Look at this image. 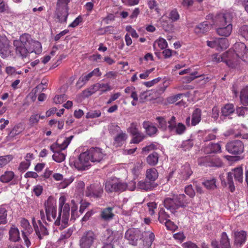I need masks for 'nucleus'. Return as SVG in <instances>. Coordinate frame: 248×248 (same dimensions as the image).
<instances>
[{
  "label": "nucleus",
  "instance_id": "obj_1",
  "mask_svg": "<svg viewBox=\"0 0 248 248\" xmlns=\"http://www.w3.org/2000/svg\"><path fill=\"white\" fill-rule=\"evenodd\" d=\"M13 44L16 55L22 59L27 58L32 52L39 54L42 52L41 43L33 40L28 33L20 35L19 39L15 40Z\"/></svg>",
  "mask_w": 248,
  "mask_h": 248
},
{
  "label": "nucleus",
  "instance_id": "obj_2",
  "mask_svg": "<svg viewBox=\"0 0 248 248\" xmlns=\"http://www.w3.org/2000/svg\"><path fill=\"white\" fill-rule=\"evenodd\" d=\"M105 156L102 150L98 147H92L82 153L74 162V166L79 170H88L91 166L90 161L100 162Z\"/></svg>",
  "mask_w": 248,
  "mask_h": 248
},
{
  "label": "nucleus",
  "instance_id": "obj_3",
  "mask_svg": "<svg viewBox=\"0 0 248 248\" xmlns=\"http://www.w3.org/2000/svg\"><path fill=\"white\" fill-rule=\"evenodd\" d=\"M232 16L230 13L221 14L217 16V34L223 37L229 36L232 30Z\"/></svg>",
  "mask_w": 248,
  "mask_h": 248
},
{
  "label": "nucleus",
  "instance_id": "obj_4",
  "mask_svg": "<svg viewBox=\"0 0 248 248\" xmlns=\"http://www.w3.org/2000/svg\"><path fill=\"white\" fill-rule=\"evenodd\" d=\"M190 200L184 194L174 195L172 198H167L164 201V205L172 213H175L180 207L184 208L190 202Z\"/></svg>",
  "mask_w": 248,
  "mask_h": 248
},
{
  "label": "nucleus",
  "instance_id": "obj_5",
  "mask_svg": "<svg viewBox=\"0 0 248 248\" xmlns=\"http://www.w3.org/2000/svg\"><path fill=\"white\" fill-rule=\"evenodd\" d=\"M136 188V183L131 181L128 185L126 183L118 180L107 181L105 183V189L108 193H120L125 191L127 189L130 191L134 190Z\"/></svg>",
  "mask_w": 248,
  "mask_h": 248
},
{
  "label": "nucleus",
  "instance_id": "obj_6",
  "mask_svg": "<svg viewBox=\"0 0 248 248\" xmlns=\"http://www.w3.org/2000/svg\"><path fill=\"white\" fill-rule=\"evenodd\" d=\"M74 136L65 138L61 142V139H58L56 142L50 146V150L54 153L52 155L53 159L57 162H62L64 161L65 155L61 152L62 150L65 149L71 142Z\"/></svg>",
  "mask_w": 248,
  "mask_h": 248
},
{
  "label": "nucleus",
  "instance_id": "obj_7",
  "mask_svg": "<svg viewBox=\"0 0 248 248\" xmlns=\"http://www.w3.org/2000/svg\"><path fill=\"white\" fill-rule=\"evenodd\" d=\"M234 50L229 49L226 52L225 56H230V59L232 62L237 61L238 64L240 62V59H243L247 58L248 54V49L246 45L241 42L235 43L234 45Z\"/></svg>",
  "mask_w": 248,
  "mask_h": 248
},
{
  "label": "nucleus",
  "instance_id": "obj_8",
  "mask_svg": "<svg viewBox=\"0 0 248 248\" xmlns=\"http://www.w3.org/2000/svg\"><path fill=\"white\" fill-rule=\"evenodd\" d=\"M70 206L68 204H64L63 202H60L59 205V214L57 219L54 222L55 226L61 225L62 219V225L60 229L62 230L65 228L67 224L69 217Z\"/></svg>",
  "mask_w": 248,
  "mask_h": 248
},
{
  "label": "nucleus",
  "instance_id": "obj_9",
  "mask_svg": "<svg viewBox=\"0 0 248 248\" xmlns=\"http://www.w3.org/2000/svg\"><path fill=\"white\" fill-rule=\"evenodd\" d=\"M97 240V235L91 230L85 231L80 237L79 248H91Z\"/></svg>",
  "mask_w": 248,
  "mask_h": 248
},
{
  "label": "nucleus",
  "instance_id": "obj_10",
  "mask_svg": "<svg viewBox=\"0 0 248 248\" xmlns=\"http://www.w3.org/2000/svg\"><path fill=\"white\" fill-rule=\"evenodd\" d=\"M233 177L236 181L240 183L243 182V170L241 167L235 168L232 170V171L227 173V183L232 192H234L235 189L233 181Z\"/></svg>",
  "mask_w": 248,
  "mask_h": 248
},
{
  "label": "nucleus",
  "instance_id": "obj_11",
  "mask_svg": "<svg viewBox=\"0 0 248 248\" xmlns=\"http://www.w3.org/2000/svg\"><path fill=\"white\" fill-rule=\"evenodd\" d=\"M46 219L48 222H52L56 217V201L51 196L48 198L44 203Z\"/></svg>",
  "mask_w": 248,
  "mask_h": 248
},
{
  "label": "nucleus",
  "instance_id": "obj_12",
  "mask_svg": "<svg viewBox=\"0 0 248 248\" xmlns=\"http://www.w3.org/2000/svg\"><path fill=\"white\" fill-rule=\"evenodd\" d=\"M103 192V187L100 183H94L87 186L85 195L90 198L100 199L102 197Z\"/></svg>",
  "mask_w": 248,
  "mask_h": 248
},
{
  "label": "nucleus",
  "instance_id": "obj_13",
  "mask_svg": "<svg viewBox=\"0 0 248 248\" xmlns=\"http://www.w3.org/2000/svg\"><path fill=\"white\" fill-rule=\"evenodd\" d=\"M227 151L232 155H240L244 152V145L240 140H233L228 142L226 145Z\"/></svg>",
  "mask_w": 248,
  "mask_h": 248
},
{
  "label": "nucleus",
  "instance_id": "obj_14",
  "mask_svg": "<svg viewBox=\"0 0 248 248\" xmlns=\"http://www.w3.org/2000/svg\"><path fill=\"white\" fill-rule=\"evenodd\" d=\"M168 123V129L170 132H174L177 135H182L186 130V126L182 123L177 124L176 118L174 116H172Z\"/></svg>",
  "mask_w": 248,
  "mask_h": 248
},
{
  "label": "nucleus",
  "instance_id": "obj_15",
  "mask_svg": "<svg viewBox=\"0 0 248 248\" xmlns=\"http://www.w3.org/2000/svg\"><path fill=\"white\" fill-rule=\"evenodd\" d=\"M141 233L138 229L131 228L128 229L125 233L124 237L127 239L130 244L137 246L138 241L141 239Z\"/></svg>",
  "mask_w": 248,
  "mask_h": 248
},
{
  "label": "nucleus",
  "instance_id": "obj_16",
  "mask_svg": "<svg viewBox=\"0 0 248 248\" xmlns=\"http://www.w3.org/2000/svg\"><path fill=\"white\" fill-rule=\"evenodd\" d=\"M11 46L9 41L4 35L0 34V55L3 58L8 57L11 55Z\"/></svg>",
  "mask_w": 248,
  "mask_h": 248
},
{
  "label": "nucleus",
  "instance_id": "obj_17",
  "mask_svg": "<svg viewBox=\"0 0 248 248\" xmlns=\"http://www.w3.org/2000/svg\"><path fill=\"white\" fill-rule=\"evenodd\" d=\"M198 163L200 165L205 166L221 167L222 166V162L220 158H211L208 156H205L199 159Z\"/></svg>",
  "mask_w": 248,
  "mask_h": 248
},
{
  "label": "nucleus",
  "instance_id": "obj_18",
  "mask_svg": "<svg viewBox=\"0 0 248 248\" xmlns=\"http://www.w3.org/2000/svg\"><path fill=\"white\" fill-rule=\"evenodd\" d=\"M226 52L223 53L222 55L218 54H214L213 56V61L217 62H223L230 68H234L238 65V62L236 60L232 62V60L230 59V56H225Z\"/></svg>",
  "mask_w": 248,
  "mask_h": 248
},
{
  "label": "nucleus",
  "instance_id": "obj_19",
  "mask_svg": "<svg viewBox=\"0 0 248 248\" xmlns=\"http://www.w3.org/2000/svg\"><path fill=\"white\" fill-rule=\"evenodd\" d=\"M212 248H231L230 241L227 233L223 232L221 234L219 244L216 240H212L211 242Z\"/></svg>",
  "mask_w": 248,
  "mask_h": 248
},
{
  "label": "nucleus",
  "instance_id": "obj_20",
  "mask_svg": "<svg viewBox=\"0 0 248 248\" xmlns=\"http://www.w3.org/2000/svg\"><path fill=\"white\" fill-rule=\"evenodd\" d=\"M142 126L145 129L146 134L150 137L155 136L158 132L157 127L150 121H144L142 124Z\"/></svg>",
  "mask_w": 248,
  "mask_h": 248
},
{
  "label": "nucleus",
  "instance_id": "obj_21",
  "mask_svg": "<svg viewBox=\"0 0 248 248\" xmlns=\"http://www.w3.org/2000/svg\"><path fill=\"white\" fill-rule=\"evenodd\" d=\"M39 226L33 222L34 229L38 238L41 240L44 236L48 235V232L46 227L44 226L40 220L38 221Z\"/></svg>",
  "mask_w": 248,
  "mask_h": 248
},
{
  "label": "nucleus",
  "instance_id": "obj_22",
  "mask_svg": "<svg viewBox=\"0 0 248 248\" xmlns=\"http://www.w3.org/2000/svg\"><path fill=\"white\" fill-rule=\"evenodd\" d=\"M68 6H63L62 7H57V18L61 23L65 22L68 16Z\"/></svg>",
  "mask_w": 248,
  "mask_h": 248
},
{
  "label": "nucleus",
  "instance_id": "obj_23",
  "mask_svg": "<svg viewBox=\"0 0 248 248\" xmlns=\"http://www.w3.org/2000/svg\"><path fill=\"white\" fill-rule=\"evenodd\" d=\"M156 186L155 182L150 181L147 179L139 181L137 184L138 189L148 191L153 189Z\"/></svg>",
  "mask_w": 248,
  "mask_h": 248
},
{
  "label": "nucleus",
  "instance_id": "obj_24",
  "mask_svg": "<svg viewBox=\"0 0 248 248\" xmlns=\"http://www.w3.org/2000/svg\"><path fill=\"white\" fill-rule=\"evenodd\" d=\"M211 26V25L207 21H204L195 26L194 32L198 35L205 33L209 31Z\"/></svg>",
  "mask_w": 248,
  "mask_h": 248
},
{
  "label": "nucleus",
  "instance_id": "obj_25",
  "mask_svg": "<svg viewBox=\"0 0 248 248\" xmlns=\"http://www.w3.org/2000/svg\"><path fill=\"white\" fill-rule=\"evenodd\" d=\"M203 151L206 154L220 153L221 146L218 143H210L204 147Z\"/></svg>",
  "mask_w": 248,
  "mask_h": 248
},
{
  "label": "nucleus",
  "instance_id": "obj_26",
  "mask_svg": "<svg viewBox=\"0 0 248 248\" xmlns=\"http://www.w3.org/2000/svg\"><path fill=\"white\" fill-rule=\"evenodd\" d=\"M247 239V232L244 231L234 232V243L236 245L242 246Z\"/></svg>",
  "mask_w": 248,
  "mask_h": 248
},
{
  "label": "nucleus",
  "instance_id": "obj_27",
  "mask_svg": "<svg viewBox=\"0 0 248 248\" xmlns=\"http://www.w3.org/2000/svg\"><path fill=\"white\" fill-rule=\"evenodd\" d=\"M113 209L110 207L103 209L100 214L101 218L106 221L111 219L114 216L112 213Z\"/></svg>",
  "mask_w": 248,
  "mask_h": 248
},
{
  "label": "nucleus",
  "instance_id": "obj_28",
  "mask_svg": "<svg viewBox=\"0 0 248 248\" xmlns=\"http://www.w3.org/2000/svg\"><path fill=\"white\" fill-rule=\"evenodd\" d=\"M9 239L14 242H16L20 240L19 231L17 228L12 227L9 232Z\"/></svg>",
  "mask_w": 248,
  "mask_h": 248
},
{
  "label": "nucleus",
  "instance_id": "obj_29",
  "mask_svg": "<svg viewBox=\"0 0 248 248\" xmlns=\"http://www.w3.org/2000/svg\"><path fill=\"white\" fill-rule=\"evenodd\" d=\"M192 173L193 172L189 164H185L182 167L181 175L183 180H186L188 179Z\"/></svg>",
  "mask_w": 248,
  "mask_h": 248
},
{
  "label": "nucleus",
  "instance_id": "obj_30",
  "mask_svg": "<svg viewBox=\"0 0 248 248\" xmlns=\"http://www.w3.org/2000/svg\"><path fill=\"white\" fill-rule=\"evenodd\" d=\"M158 176V172L155 168H151L146 170V178L148 180L155 182Z\"/></svg>",
  "mask_w": 248,
  "mask_h": 248
},
{
  "label": "nucleus",
  "instance_id": "obj_31",
  "mask_svg": "<svg viewBox=\"0 0 248 248\" xmlns=\"http://www.w3.org/2000/svg\"><path fill=\"white\" fill-rule=\"evenodd\" d=\"M201 110L200 108H196L192 114L191 119V124L196 125L201 121Z\"/></svg>",
  "mask_w": 248,
  "mask_h": 248
},
{
  "label": "nucleus",
  "instance_id": "obj_32",
  "mask_svg": "<svg viewBox=\"0 0 248 248\" xmlns=\"http://www.w3.org/2000/svg\"><path fill=\"white\" fill-rule=\"evenodd\" d=\"M158 154L154 152L147 157V162L150 166H155L158 162Z\"/></svg>",
  "mask_w": 248,
  "mask_h": 248
},
{
  "label": "nucleus",
  "instance_id": "obj_33",
  "mask_svg": "<svg viewBox=\"0 0 248 248\" xmlns=\"http://www.w3.org/2000/svg\"><path fill=\"white\" fill-rule=\"evenodd\" d=\"M234 111V106L232 104L225 105L221 109L222 115L227 116L233 113Z\"/></svg>",
  "mask_w": 248,
  "mask_h": 248
},
{
  "label": "nucleus",
  "instance_id": "obj_34",
  "mask_svg": "<svg viewBox=\"0 0 248 248\" xmlns=\"http://www.w3.org/2000/svg\"><path fill=\"white\" fill-rule=\"evenodd\" d=\"M100 89V83H97L92 86L88 90L84 91L83 93L86 97H89Z\"/></svg>",
  "mask_w": 248,
  "mask_h": 248
},
{
  "label": "nucleus",
  "instance_id": "obj_35",
  "mask_svg": "<svg viewBox=\"0 0 248 248\" xmlns=\"http://www.w3.org/2000/svg\"><path fill=\"white\" fill-rule=\"evenodd\" d=\"M15 176L14 172L6 171L0 177V181L2 183H8L14 178Z\"/></svg>",
  "mask_w": 248,
  "mask_h": 248
},
{
  "label": "nucleus",
  "instance_id": "obj_36",
  "mask_svg": "<svg viewBox=\"0 0 248 248\" xmlns=\"http://www.w3.org/2000/svg\"><path fill=\"white\" fill-rule=\"evenodd\" d=\"M240 100L243 105H248V87H245L241 92Z\"/></svg>",
  "mask_w": 248,
  "mask_h": 248
},
{
  "label": "nucleus",
  "instance_id": "obj_37",
  "mask_svg": "<svg viewBox=\"0 0 248 248\" xmlns=\"http://www.w3.org/2000/svg\"><path fill=\"white\" fill-rule=\"evenodd\" d=\"M156 120L158 123V128L163 131H165L168 129V126H167L168 122L166 121L165 119L163 117H157L156 118Z\"/></svg>",
  "mask_w": 248,
  "mask_h": 248
},
{
  "label": "nucleus",
  "instance_id": "obj_38",
  "mask_svg": "<svg viewBox=\"0 0 248 248\" xmlns=\"http://www.w3.org/2000/svg\"><path fill=\"white\" fill-rule=\"evenodd\" d=\"M127 138V135L125 133L121 132L118 134L115 138L114 140L115 144H117V146H120L122 145L123 142L126 140Z\"/></svg>",
  "mask_w": 248,
  "mask_h": 248
},
{
  "label": "nucleus",
  "instance_id": "obj_39",
  "mask_svg": "<svg viewBox=\"0 0 248 248\" xmlns=\"http://www.w3.org/2000/svg\"><path fill=\"white\" fill-rule=\"evenodd\" d=\"M161 26L162 28L166 31H171L173 28V25L171 22L165 18H162L160 20Z\"/></svg>",
  "mask_w": 248,
  "mask_h": 248
},
{
  "label": "nucleus",
  "instance_id": "obj_40",
  "mask_svg": "<svg viewBox=\"0 0 248 248\" xmlns=\"http://www.w3.org/2000/svg\"><path fill=\"white\" fill-rule=\"evenodd\" d=\"M7 211L5 208L0 207V225L7 223Z\"/></svg>",
  "mask_w": 248,
  "mask_h": 248
},
{
  "label": "nucleus",
  "instance_id": "obj_41",
  "mask_svg": "<svg viewBox=\"0 0 248 248\" xmlns=\"http://www.w3.org/2000/svg\"><path fill=\"white\" fill-rule=\"evenodd\" d=\"M194 145V141L192 139L184 140L182 142L180 147L182 148L184 151H187L190 150Z\"/></svg>",
  "mask_w": 248,
  "mask_h": 248
},
{
  "label": "nucleus",
  "instance_id": "obj_42",
  "mask_svg": "<svg viewBox=\"0 0 248 248\" xmlns=\"http://www.w3.org/2000/svg\"><path fill=\"white\" fill-rule=\"evenodd\" d=\"M216 180L215 179L207 180L202 183V185L208 189L213 190L217 187L216 185Z\"/></svg>",
  "mask_w": 248,
  "mask_h": 248
},
{
  "label": "nucleus",
  "instance_id": "obj_43",
  "mask_svg": "<svg viewBox=\"0 0 248 248\" xmlns=\"http://www.w3.org/2000/svg\"><path fill=\"white\" fill-rule=\"evenodd\" d=\"M74 230V229L73 227H71L63 231L61 234L59 240L61 241L69 238L72 234Z\"/></svg>",
  "mask_w": 248,
  "mask_h": 248
},
{
  "label": "nucleus",
  "instance_id": "obj_44",
  "mask_svg": "<svg viewBox=\"0 0 248 248\" xmlns=\"http://www.w3.org/2000/svg\"><path fill=\"white\" fill-rule=\"evenodd\" d=\"M13 157L12 155H6L0 156V168H2L9 163Z\"/></svg>",
  "mask_w": 248,
  "mask_h": 248
},
{
  "label": "nucleus",
  "instance_id": "obj_45",
  "mask_svg": "<svg viewBox=\"0 0 248 248\" xmlns=\"http://www.w3.org/2000/svg\"><path fill=\"white\" fill-rule=\"evenodd\" d=\"M239 34L246 40H248V25L241 26L238 31Z\"/></svg>",
  "mask_w": 248,
  "mask_h": 248
},
{
  "label": "nucleus",
  "instance_id": "obj_46",
  "mask_svg": "<svg viewBox=\"0 0 248 248\" xmlns=\"http://www.w3.org/2000/svg\"><path fill=\"white\" fill-rule=\"evenodd\" d=\"M127 131L132 136L140 132L138 128V124L136 122L132 123L127 129Z\"/></svg>",
  "mask_w": 248,
  "mask_h": 248
},
{
  "label": "nucleus",
  "instance_id": "obj_47",
  "mask_svg": "<svg viewBox=\"0 0 248 248\" xmlns=\"http://www.w3.org/2000/svg\"><path fill=\"white\" fill-rule=\"evenodd\" d=\"M200 76L198 75L197 72L192 73L189 76L184 77L182 78L183 83H188L194 80L195 78L199 77Z\"/></svg>",
  "mask_w": 248,
  "mask_h": 248
},
{
  "label": "nucleus",
  "instance_id": "obj_48",
  "mask_svg": "<svg viewBox=\"0 0 248 248\" xmlns=\"http://www.w3.org/2000/svg\"><path fill=\"white\" fill-rule=\"evenodd\" d=\"M170 217L169 215L165 212L163 209H161L158 213V219L161 223H163L165 220H168Z\"/></svg>",
  "mask_w": 248,
  "mask_h": 248
},
{
  "label": "nucleus",
  "instance_id": "obj_49",
  "mask_svg": "<svg viewBox=\"0 0 248 248\" xmlns=\"http://www.w3.org/2000/svg\"><path fill=\"white\" fill-rule=\"evenodd\" d=\"M134 137L131 140V143L138 144L142 141L145 138V136L141 132L133 135Z\"/></svg>",
  "mask_w": 248,
  "mask_h": 248
},
{
  "label": "nucleus",
  "instance_id": "obj_50",
  "mask_svg": "<svg viewBox=\"0 0 248 248\" xmlns=\"http://www.w3.org/2000/svg\"><path fill=\"white\" fill-rule=\"evenodd\" d=\"M93 77L91 73H89V74L85 75H82L79 78L78 83V84H82L83 85L85 84L88 81L90 80V79Z\"/></svg>",
  "mask_w": 248,
  "mask_h": 248
},
{
  "label": "nucleus",
  "instance_id": "obj_51",
  "mask_svg": "<svg viewBox=\"0 0 248 248\" xmlns=\"http://www.w3.org/2000/svg\"><path fill=\"white\" fill-rule=\"evenodd\" d=\"M183 95V93H179L169 96L167 98V101L169 104H173L180 99Z\"/></svg>",
  "mask_w": 248,
  "mask_h": 248
},
{
  "label": "nucleus",
  "instance_id": "obj_52",
  "mask_svg": "<svg viewBox=\"0 0 248 248\" xmlns=\"http://www.w3.org/2000/svg\"><path fill=\"white\" fill-rule=\"evenodd\" d=\"M218 43H217L218 46H219L221 49H226L228 47V40L225 38H217Z\"/></svg>",
  "mask_w": 248,
  "mask_h": 248
},
{
  "label": "nucleus",
  "instance_id": "obj_53",
  "mask_svg": "<svg viewBox=\"0 0 248 248\" xmlns=\"http://www.w3.org/2000/svg\"><path fill=\"white\" fill-rule=\"evenodd\" d=\"M169 17L172 22L176 21L179 19L180 16L176 9H174L170 12Z\"/></svg>",
  "mask_w": 248,
  "mask_h": 248
},
{
  "label": "nucleus",
  "instance_id": "obj_54",
  "mask_svg": "<svg viewBox=\"0 0 248 248\" xmlns=\"http://www.w3.org/2000/svg\"><path fill=\"white\" fill-rule=\"evenodd\" d=\"M185 192L190 198H193L195 195V191L191 185H189L185 187Z\"/></svg>",
  "mask_w": 248,
  "mask_h": 248
},
{
  "label": "nucleus",
  "instance_id": "obj_55",
  "mask_svg": "<svg viewBox=\"0 0 248 248\" xmlns=\"http://www.w3.org/2000/svg\"><path fill=\"white\" fill-rule=\"evenodd\" d=\"M66 100V96L65 94L57 95L54 98V102L57 104L63 103Z\"/></svg>",
  "mask_w": 248,
  "mask_h": 248
},
{
  "label": "nucleus",
  "instance_id": "obj_56",
  "mask_svg": "<svg viewBox=\"0 0 248 248\" xmlns=\"http://www.w3.org/2000/svg\"><path fill=\"white\" fill-rule=\"evenodd\" d=\"M101 115V112L99 110H93L88 112L86 114L87 118H95Z\"/></svg>",
  "mask_w": 248,
  "mask_h": 248
},
{
  "label": "nucleus",
  "instance_id": "obj_57",
  "mask_svg": "<svg viewBox=\"0 0 248 248\" xmlns=\"http://www.w3.org/2000/svg\"><path fill=\"white\" fill-rule=\"evenodd\" d=\"M31 162L25 161L22 162L19 166L18 170H20L21 171H24L27 169H28L29 166H30Z\"/></svg>",
  "mask_w": 248,
  "mask_h": 248
},
{
  "label": "nucleus",
  "instance_id": "obj_58",
  "mask_svg": "<svg viewBox=\"0 0 248 248\" xmlns=\"http://www.w3.org/2000/svg\"><path fill=\"white\" fill-rule=\"evenodd\" d=\"M29 123L31 125L37 124L39 121V116L37 114H33L31 115L29 119Z\"/></svg>",
  "mask_w": 248,
  "mask_h": 248
},
{
  "label": "nucleus",
  "instance_id": "obj_59",
  "mask_svg": "<svg viewBox=\"0 0 248 248\" xmlns=\"http://www.w3.org/2000/svg\"><path fill=\"white\" fill-rule=\"evenodd\" d=\"M158 46L161 49L166 48L168 46L166 40L163 38H160L157 41Z\"/></svg>",
  "mask_w": 248,
  "mask_h": 248
},
{
  "label": "nucleus",
  "instance_id": "obj_60",
  "mask_svg": "<svg viewBox=\"0 0 248 248\" xmlns=\"http://www.w3.org/2000/svg\"><path fill=\"white\" fill-rule=\"evenodd\" d=\"M147 206L149 209V214L151 215H153L155 213L154 209L157 207L156 204L154 202H149L147 203Z\"/></svg>",
  "mask_w": 248,
  "mask_h": 248
},
{
  "label": "nucleus",
  "instance_id": "obj_61",
  "mask_svg": "<svg viewBox=\"0 0 248 248\" xmlns=\"http://www.w3.org/2000/svg\"><path fill=\"white\" fill-rule=\"evenodd\" d=\"M123 3L128 6H134L139 3L140 0H122Z\"/></svg>",
  "mask_w": 248,
  "mask_h": 248
},
{
  "label": "nucleus",
  "instance_id": "obj_62",
  "mask_svg": "<svg viewBox=\"0 0 248 248\" xmlns=\"http://www.w3.org/2000/svg\"><path fill=\"white\" fill-rule=\"evenodd\" d=\"M22 236L24 239L25 245H26L27 248H29V247L31 245V243L27 236V232L22 231Z\"/></svg>",
  "mask_w": 248,
  "mask_h": 248
},
{
  "label": "nucleus",
  "instance_id": "obj_63",
  "mask_svg": "<svg viewBox=\"0 0 248 248\" xmlns=\"http://www.w3.org/2000/svg\"><path fill=\"white\" fill-rule=\"evenodd\" d=\"M33 191L36 196H39L42 193L43 187L40 185H37L34 186Z\"/></svg>",
  "mask_w": 248,
  "mask_h": 248
},
{
  "label": "nucleus",
  "instance_id": "obj_64",
  "mask_svg": "<svg viewBox=\"0 0 248 248\" xmlns=\"http://www.w3.org/2000/svg\"><path fill=\"white\" fill-rule=\"evenodd\" d=\"M183 246L184 248H199L195 244L190 241L185 243Z\"/></svg>",
  "mask_w": 248,
  "mask_h": 248
}]
</instances>
